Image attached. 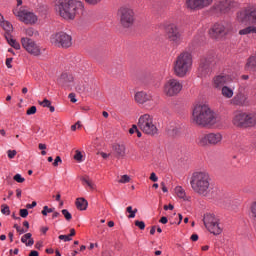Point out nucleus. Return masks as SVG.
<instances>
[{"label": "nucleus", "mask_w": 256, "mask_h": 256, "mask_svg": "<svg viewBox=\"0 0 256 256\" xmlns=\"http://www.w3.org/2000/svg\"><path fill=\"white\" fill-rule=\"evenodd\" d=\"M191 122L197 127L211 128L219 123V118L209 105L196 104L192 109Z\"/></svg>", "instance_id": "f257e3e1"}, {"label": "nucleus", "mask_w": 256, "mask_h": 256, "mask_svg": "<svg viewBox=\"0 0 256 256\" xmlns=\"http://www.w3.org/2000/svg\"><path fill=\"white\" fill-rule=\"evenodd\" d=\"M55 10L62 19L72 21L79 13H83L81 0H54Z\"/></svg>", "instance_id": "f03ea898"}, {"label": "nucleus", "mask_w": 256, "mask_h": 256, "mask_svg": "<svg viewBox=\"0 0 256 256\" xmlns=\"http://www.w3.org/2000/svg\"><path fill=\"white\" fill-rule=\"evenodd\" d=\"M190 185L194 193L207 197L211 193V177L207 172H194L192 174Z\"/></svg>", "instance_id": "7ed1b4c3"}, {"label": "nucleus", "mask_w": 256, "mask_h": 256, "mask_svg": "<svg viewBox=\"0 0 256 256\" xmlns=\"http://www.w3.org/2000/svg\"><path fill=\"white\" fill-rule=\"evenodd\" d=\"M193 67V56L189 52H182L174 61L173 71L176 77H185Z\"/></svg>", "instance_id": "20e7f679"}, {"label": "nucleus", "mask_w": 256, "mask_h": 256, "mask_svg": "<svg viewBox=\"0 0 256 256\" xmlns=\"http://www.w3.org/2000/svg\"><path fill=\"white\" fill-rule=\"evenodd\" d=\"M138 127L146 135L153 136V135H157L158 133L155 120L153 119V116H151L150 114H143L142 116H140L138 120Z\"/></svg>", "instance_id": "39448f33"}, {"label": "nucleus", "mask_w": 256, "mask_h": 256, "mask_svg": "<svg viewBox=\"0 0 256 256\" xmlns=\"http://www.w3.org/2000/svg\"><path fill=\"white\" fill-rule=\"evenodd\" d=\"M222 142L223 134H221L220 132H210L208 134L200 135L197 138V144L200 147H208V145L216 147V145H221Z\"/></svg>", "instance_id": "423d86ee"}, {"label": "nucleus", "mask_w": 256, "mask_h": 256, "mask_svg": "<svg viewBox=\"0 0 256 256\" xmlns=\"http://www.w3.org/2000/svg\"><path fill=\"white\" fill-rule=\"evenodd\" d=\"M236 21L242 25L256 23V6H247L236 14Z\"/></svg>", "instance_id": "0eeeda50"}, {"label": "nucleus", "mask_w": 256, "mask_h": 256, "mask_svg": "<svg viewBox=\"0 0 256 256\" xmlns=\"http://www.w3.org/2000/svg\"><path fill=\"white\" fill-rule=\"evenodd\" d=\"M118 15L120 17V23L122 27L129 29V27H133V23H135V12L131 6H122L118 10Z\"/></svg>", "instance_id": "6e6552de"}, {"label": "nucleus", "mask_w": 256, "mask_h": 256, "mask_svg": "<svg viewBox=\"0 0 256 256\" xmlns=\"http://www.w3.org/2000/svg\"><path fill=\"white\" fill-rule=\"evenodd\" d=\"M21 45L27 53L33 55L34 57H39L45 53V48L37 44L33 39L23 37L21 38Z\"/></svg>", "instance_id": "1a4fd4ad"}, {"label": "nucleus", "mask_w": 256, "mask_h": 256, "mask_svg": "<svg viewBox=\"0 0 256 256\" xmlns=\"http://www.w3.org/2000/svg\"><path fill=\"white\" fill-rule=\"evenodd\" d=\"M183 89V84L181 81L175 78H170L167 80L163 87V93L166 97H175L181 93Z\"/></svg>", "instance_id": "9d476101"}, {"label": "nucleus", "mask_w": 256, "mask_h": 256, "mask_svg": "<svg viewBox=\"0 0 256 256\" xmlns=\"http://www.w3.org/2000/svg\"><path fill=\"white\" fill-rule=\"evenodd\" d=\"M203 223L210 233H213V235H221L223 228L219 223V218L215 217V215L205 214Z\"/></svg>", "instance_id": "9b49d317"}, {"label": "nucleus", "mask_w": 256, "mask_h": 256, "mask_svg": "<svg viewBox=\"0 0 256 256\" xmlns=\"http://www.w3.org/2000/svg\"><path fill=\"white\" fill-rule=\"evenodd\" d=\"M231 32V24L227 22H220V23H215L210 31L209 34L212 37V39H223L225 35H229Z\"/></svg>", "instance_id": "f8f14e48"}, {"label": "nucleus", "mask_w": 256, "mask_h": 256, "mask_svg": "<svg viewBox=\"0 0 256 256\" xmlns=\"http://www.w3.org/2000/svg\"><path fill=\"white\" fill-rule=\"evenodd\" d=\"M165 33L168 41L179 45L183 41V32L176 24H167L165 26Z\"/></svg>", "instance_id": "ddd939ff"}, {"label": "nucleus", "mask_w": 256, "mask_h": 256, "mask_svg": "<svg viewBox=\"0 0 256 256\" xmlns=\"http://www.w3.org/2000/svg\"><path fill=\"white\" fill-rule=\"evenodd\" d=\"M13 14L19 19V21L25 23V25H35L38 21L37 15L27 9H14Z\"/></svg>", "instance_id": "4468645a"}, {"label": "nucleus", "mask_w": 256, "mask_h": 256, "mask_svg": "<svg viewBox=\"0 0 256 256\" xmlns=\"http://www.w3.org/2000/svg\"><path fill=\"white\" fill-rule=\"evenodd\" d=\"M50 41L55 47L67 49L73 45L72 38L65 32H59L51 36Z\"/></svg>", "instance_id": "2eb2a0df"}, {"label": "nucleus", "mask_w": 256, "mask_h": 256, "mask_svg": "<svg viewBox=\"0 0 256 256\" xmlns=\"http://www.w3.org/2000/svg\"><path fill=\"white\" fill-rule=\"evenodd\" d=\"M213 3V0H186L185 7L190 11H201Z\"/></svg>", "instance_id": "dca6fc26"}, {"label": "nucleus", "mask_w": 256, "mask_h": 256, "mask_svg": "<svg viewBox=\"0 0 256 256\" xmlns=\"http://www.w3.org/2000/svg\"><path fill=\"white\" fill-rule=\"evenodd\" d=\"M231 5V0H219L213 4L211 8L212 13L215 15L229 13L231 11Z\"/></svg>", "instance_id": "f3484780"}, {"label": "nucleus", "mask_w": 256, "mask_h": 256, "mask_svg": "<svg viewBox=\"0 0 256 256\" xmlns=\"http://www.w3.org/2000/svg\"><path fill=\"white\" fill-rule=\"evenodd\" d=\"M213 65H215V60H213V57L202 59L198 69L201 77H207V75L211 73V70L213 69Z\"/></svg>", "instance_id": "a211bd4d"}, {"label": "nucleus", "mask_w": 256, "mask_h": 256, "mask_svg": "<svg viewBox=\"0 0 256 256\" xmlns=\"http://www.w3.org/2000/svg\"><path fill=\"white\" fill-rule=\"evenodd\" d=\"M231 105L238 107H247L249 105V96L242 90H239L231 99Z\"/></svg>", "instance_id": "6ab92c4d"}, {"label": "nucleus", "mask_w": 256, "mask_h": 256, "mask_svg": "<svg viewBox=\"0 0 256 256\" xmlns=\"http://www.w3.org/2000/svg\"><path fill=\"white\" fill-rule=\"evenodd\" d=\"M73 81H74L73 74L64 72L57 79V84L60 87H62V89H71V87H73Z\"/></svg>", "instance_id": "aec40b11"}, {"label": "nucleus", "mask_w": 256, "mask_h": 256, "mask_svg": "<svg viewBox=\"0 0 256 256\" xmlns=\"http://www.w3.org/2000/svg\"><path fill=\"white\" fill-rule=\"evenodd\" d=\"M230 78L227 75H217L212 79V87L213 89H217L220 91L222 87L226 86L229 83Z\"/></svg>", "instance_id": "412c9836"}, {"label": "nucleus", "mask_w": 256, "mask_h": 256, "mask_svg": "<svg viewBox=\"0 0 256 256\" xmlns=\"http://www.w3.org/2000/svg\"><path fill=\"white\" fill-rule=\"evenodd\" d=\"M235 127H247V113L245 112H235L232 120Z\"/></svg>", "instance_id": "4be33fe9"}, {"label": "nucleus", "mask_w": 256, "mask_h": 256, "mask_svg": "<svg viewBox=\"0 0 256 256\" xmlns=\"http://www.w3.org/2000/svg\"><path fill=\"white\" fill-rule=\"evenodd\" d=\"M135 101L139 103L140 105H143V103H147L149 101H153V95L151 93L147 92H137L135 94Z\"/></svg>", "instance_id": "5701e85b"}, {"label": "nucleus", "mask_w": 256, "mask_h": 256, "mask_svg": "<svg viewBox=\"0 0 256 256\" xmlns=\"http://www.w3.org/2000/svg\"><path fill=\"white\" fill-rule=\"evenodd\" d=\"M112 149H113L117 159H121V158L125 157V151H126L125 145H123V144H114L112 146Z\"/></svg>", "instance_id": "b1692460"}, {"label": "nucleus", "mask_w": 256, "mask_h": 256, "mask_svg": "<svg viewBox=\"0 0 256 256\" xmlns=\"http://www.w3.org/2000/svg\"><path fill=\"white\" fill-rule=\"evenodd\" d=\"M220 91L224 99H232L233 95H235L234 89L227 86V84L224 87L220 88Z\"/></svg>", "instance_id": "393cba45"}, {"label": "nucleus", "mask_w": 256, "mask_h": 256, "mask_svg": "<svg viewBox=\"0 0 256 256\" xmlns=\"http://www.w3.org/2000/svg\"><path fill=\"white\" fill-rule=\"evenodd\" d=\"M31 233H26L22 236L21 242L26 245V247H32L34 245L35 240H33Z\"/></svg>", "instance_id": "a878e982"}, {"label": "nucleus", "mask_w": 256, "mask_h": 256, "mask_svg": "<svg viewBox=\"0 0 256 256\" xmlns=\"http://www.w3.org/2000/svg\"><path fill=\"white\" fill-rule=\"evenodd\" d=\"M256 113H246V127H255Z\"/></svg>", "instance_id": "bb28decb"}, {"label": "nucleus", "mask_w": 256, "mask_h": 256, "mask_svg": "<svg viewBox=\"0 0 256 256\" xmlns=\"http://www.w3.org/2000/svg\"><path fill=\"white\" fill-rule=\"evenodd\" d=\"M174 191L179 199H183V201H189V197L187 196V193L183 187L177 186Z\"/></svg>", "instance_id": "cd10ccee"}, {"label": "nucleus", "mask_w": 256, "mask_h": 256, "mask_svg": "<svg viewBox=\"0 0 256 256\" xmlns=\"http://www.w3.org/2000/svg\"><path fill=\"white\" fill-rule=\"evenodd\" d=\"M5 39L8 43V45H11L13 47V49H16V50L21 49V44H19V42H17V40L13 39V36L5 35Z\"/></svg>", "instance_id": "c85d7f7f"}, {"label": "nucleus", "mask_w": 256, "mask_h": 256, "mask_svg": "<svg viewBox=\"0 0 256 256\" xmlns=\"http://www.w3.org/2000/svg\"><path fill=\"white\" fill-rule=\"evenodd\" d=\"M0 27H2V29H4V31L6 32L4 36L11 35V33H13V24L10 23L9 21H4L3 23L0 24Z\"/></svg>", "instance_id": "c756f323"}, {"label": "nucleus", "mask_w": 256, "mask_h": 256, "mask_svg": "<svg viewBox=\"0 0 256 256\" xmlns=\"http://www.w3.org/2000/svg\"><path fill=\"white\" fill-rule=\"evenodd\" d=\"M256 68V56H252L248 59L245 69L247 71H255Z\"/></svg>", "instance_id": "7c9ffc66"}, {"label": "nucleus", "mask_w": 256, "mask_h": 256, "mask_svg": "<svg viewBox=\"0 0 256 256\" xmlns=\"http://www.w3.org/2000/svg\"><path fill=\"white\" fill-rule=\"evenodd\" d=\"M88 202L85 198L76 199V207L79 211H85L87 209Z\"/></svg>", "instance_id": "2f4dec72"}, {"label": "nucleus", "mask_w": 256, "mask_h": 256, "mask_svg": "<svg viewBox=\"0 0 256 256\" xmlns=\"http://www.w3.org/2000/svg\"><path fill=\"white\" fill-rule=\"evenodd\" d=\"M251 33L256 34L255 26H248L244 29L239 30V35H251Z\"/></svg>", "instance_id": "473e14b6"}, {"label": "nucleus", "mask_w": 256, "mask_h": 256, "mask_svg": "<svg viewBox=\"0 0 256 256\" xmlns=\"http://www.w3.org/2000/svg\"><path fill=\"white\" fill-rule=\"evenodd\" d=\"M168 135H171V137L179 135V127L170 126V128H168Z\"/></svg>", "instance_id": "72a5a7b5"}, {"label": "nucleus", "mask_w": 256, "mask_h": 256, "mask_svg": "<svg viewBox=\"0 0 256 256\" xmlns=\"http://www.w3.org/2000/svg\"><path fill=\"white\" fill-rule=\"evenodd\" d=\"M25 33L28 37H37V35H39V32H37L35 29L33 28H28L25 30Z\"/></svg>", "instance_id": "f704fd0d"}, {"label": "nucleus", "mask_w": 256, "mask_h": 256, "mask_svg": "<svg viewBox=\"0 0 256 256\" xmlns=\"http://www.w3.org/2000/svg\"><path fill=\"white\" fill-rule=\"evenodd\" d=\"M1 213L2 215H11V210L9 209V206L7 204L1 205Z\"/></svg>", "instance_id": "c9c22d12"}, {"label": "nucleus", "mask_w": 256, "mask_h": 256, "mask_svg": "<svg viewBox=\"0 0 256 256\" xmlns=\"http://www.w3.org/2000/svg\"><path fill=\"white\" fill-rule=\"evenodd\" d=\"M82 183H84V185H87L92 190L95 189V184L93 183V181L87 178H82Z\"/></svg>", "instance_id": "e433bc0d"}, {"label": "nucleus", "mask_w": 256, "mask_h": 256, "mask_svg": "<svg viewBox=\"0 0 256 256\" xmlns=\"http://www.w3.org/2000/svg\"><path fill=\"white\" fill-rule=\"evenodd\" d=\"M62 215L65 217L66 221H71L73 219V216L70 214L69 210L63 209Z\"/></svg>", "instance_id": "4c0bfd02"}, {"label": "nucleus", "mask_w": 256, "mask_h": 256, "mask_svg": "<svg viewBox=\"0 0 256 256\" xmlns=\"http://www.w3.org/2000/svg\"><path fill=\"white\" fill-rule=\"evenodd\" d=\"M55 208H49V206H44L42 210V215L46 217L48 213H54Z\"/></svg>", "instance_id": "58836bf2"}, {"label": "nucleus", "mask_w": 256, "mask_h": 256, "mask_svg": "<svg viewBox=\"0 0 256 256\" xmlns=\"http://www.w3.org/2000/svg\"><path fill=\"white\" fill-rule=\"evenodd\" d=\"M127 213H129V219H135V212H133V207L132 206H128L126 208Z\"/></svg>", "instance_id": "ea45409f"}, {"label": "nucleus", "mask_w": 256, "mask_h": 256, "mask_svg": "<svg viewBox=\"0 0 256 256\" xmlns=\"http://www.w3.org/2000/svg\"><path fill=\"white\" fill-rule=\"evenodd\" d=\"M129 181H131V177H129V175H122L119 183H129Z\"/></svg>", "instance_id": "a19ab883"}, {"label": "nucleus", "mask_w": 256, "mask_h": 256, "mask_svg": "<svg viewBox=\"0 0 256 256\" xmlns=\"http://www.w3.org/2000/svg\"><path fill=\"white\" fill-rule=\"evenodd\" d=\"M37 113V107L31 106L27 111L26 115H35Z\"/></svg>", "instance_id": "79ce46f5"}, {"label": "nucleus", "mask_w": 256, "mask_h": 256, "mask_svg": "<svg viewBox=\"0 0 256 256\" xmlns=\"http://www.w3.org/2000/svg\"><path fill=\"white\" fill-rule=\"evenodd\" d=\"M14 181L17 183H25V178L21 177V174H16L14 176Z\"/></svg>", "instance_id": "37998d69"}, {"label": "nucleus", "mask_w": 256, "mask_h": 256, "mask_svg": "<svg viewBox=\"0 0 256 256\" xmlns=\"http://www.w3.org/2000/svg\"><path fill=\"white\" fill-rule=\"evenodd\" d=\"M135 225H136V227H138L142 231H143V229H145V222H143V221L136 220Z\"/></svg>", "instance_id": "c03bdc74"}, {"label": "nucleus", "mask_w": 256, "mask_h": 256, "mask_svg": "<svg viewBox=\"0 0 256 256\" xmlns=\"http://www.w3.org/2000/svg\"><path fill=\"white\" fill-rule=\"evenodd\" d=\"M74 159L79 162L83 161V154H81L80 151H76V154L74 155Z\"/></svg>", "instance_id": "a18cd8bd"}, {"label": "nucleus", "mask_w": 256, "mask_h": 256, "mask_svg": "<svg viewBox=\"0 0 256 256\" xmlns=\"http://www.w3.org/2000/svg\"><path fill=\"white\" fill-rule=\"evenodd\" d=\"M58 239H60V241H65V242H67V241H72V238H71V236H69V235H60V236L58 237Z\"/></svg>", "instance_id": "49530a36"}, {"label": "nucleus", "mask_w": 256, "mask_h": 256, "mask_svg": "<svg viewBox=\"0 0 256 256\" xmlns=\"http://www.w3.org/2000/svg\"><path fill=\"white\" fill-rule=\"evenodd\" d=\"M7 154H8L9 159H14L15 155H17V151L16 150H8Z\"/></svg>", "instance_id": "de8ad7c7"}, {"label": "nucleus", "mask_w": 256, "mask_h": 256, "mask_svg": "<svg viewBox=\"0 0 256 256\" xmlns=\"http://www.w3.org/2000/svg\"><path fill=\"white\" fill-rule=\"evenodd\" d=\"M29 215V211L27 209H20V217L25 219Z\"/></svg>", "instance_id": "09e8293b"}, {"label": "nucleus", "mask_w": 256, "mask_h": 256, "mask_svg": "<svg viewBox=\"0 0 256 256\" xmlns=\"http://www.w3.org/2000/svg\"><path fill=\"white\" fill-rule=\"evenodd\" d=\"M59 163L62 164L63 160H61V158L59 156H57L53 162V166L54 167H59Z\"/></svg>", "instance_id": "8fccbe9b"}, {"label": "nucleus", "mask_w": 256, "mask_h": 256, "mask_svg": "<svg viewBox=\"0 0 256 256\" xmlns=\"http://www.w3.org/2000/svg\"><path fill=\"white\" fill-rule=\"evenodd\" d=\"M150 181H153L154 183H157V181H159V177H157V174H155L154 172H152L150 174Z\"/></svg>", "instance_id": "3c124183"}, {"label": "nucleus", "mask_w": 256, "mask_h": 256, "mask_svg": "<svg viewBox=\"0 0 256 256\" xmlns=\"http://www.w3.org/2000/svg\"><path fill=\"white\" fill-rule=\"evenodd\" d=\"M11 63H13V58H7L6 59V67L8 69H12L13 68V65H11Z\"/></svg>", "instance_id": "603ef678"}, {"label": "nucleus", "mask_w": 256, "mask_h": 256, "mask_svg": "<svg viewBox=\"0 0 256 256\" xmlns=\"http://www.w3.org/2000/svg\"><path fill=\"white\" fill-rule=\"evenodd\" d=\"M88 5H98V3H101V0H85Z\"/></svg>", "instance_id": "864d4df0"}, {"label": "nucleus", "mask_w": 256, "mask_h": 256, "mask_svg": "<svg viewBox=\"0 0 256 256\" xmlns=\"http://www.w3.org/2000/svg\"><path fill=\"white\" fill-rule=\"evenodd\" d=\"M40 105H42V107H49L51 105V101L44 99L42 102H40Z\"/></svg>", "instance_id": "5fc2aeb1"}, {"label": "nucleus", "mask_w": 256, "mask_h": 256, "mask_svg": "<svg viewBox=\"0 0 256 256\" xmlns=\"http://www.w3.org/2000/svg\"><path fill=\"white\" fill-rule=\"evenodd\" d=\"M68 97H69L71 103H77V99L75 98L74 93H70Z\"/></svg>", "instance_id": "6e6d98bb"}, {"label": "nucleus", "mask_w": 256, "mask_h": 256, "mask_svg": "<svg viewBox=\"0 0 256 256\" xmlns=\"http://www.w3.org/2000/svg\"><path fill=\"white\" fill-rule=\"evenodd\" d=\"M81 128V122H77L76 124L71 126L73 131H77V129Z\"/></svg>", "instance_id": "4d7b16f0"}, {"label": "nucleus", "mask_w": 256, "mask_h": 256, "mask_svg": "<svg viewBox=\"0 0 256 256\" xmlns=\"http://www.w3.org/2000/svg\"><path fill=\"white\" fill-rule=\"evenodd\" d=\"M137 125H133L132 128L129 129L130 135H133V133H137Z\"/></svg>", "instance_id": "13d9d810"}, {"label": "nucleus", "mask_w": 256, "mask_h": 256, "mask_svg": "<svg viewBox=\"0 0 256 256\" xmlns=\"http://www.w3.org/2000/svg\"><path fill=\"white\" fill-rule=\"evenodd\" d=\"M169 222V220L167 219V217L163 216L162 218H160L159 223H162V225H167V223Z\"/></svg>", "instance_id": "bf43d9fd"}, {"label": "nucleus", "mask_w": 256, "mask_h": 256, "mask_svg": "<svg viewBox=\"0 0 256 256\" xmlns=\"http://www.w3.org/2000/svg\"><path fill=\"white\" fill-rule=\"evenodd\" d=\"M33 207H37L36 201H33L31 204L26 205V209H33Z\"/></svg>", "instance_id": "052dcab7"}, {"label": "nucleus", "mask_w": 256, "mask_h": 256, "mask_svg": "<svg viewBox=\"0 0 256 256\" xmlns=\"http://www.w3.org/2000/svg\"><path fill=\"white\" fill-rule=\"evenodd\" d=\"M9 254L10 255H19V250L17 248H15L14 250L10 249L9 250Z\"/></svg>", "instance_id": "680f3d73"}, {"label": "nucleus", "mask_w": 256, "mask_h": 256, "mask_svg": "<svg viewBox=\"0 0 256 256\" xmlns=\"http://www.w3.org/2000/svg\"><path fill=\"white\" fill-rule=\"evenodd\" d=\"M173 209H174V206L172 204H169L168 206L167 205L164 206L165 211H169V210L173 211Z\"/></svg>", "instance_id": "e2e57ef3"}, {"label": "nucleus", "mask_w": 256, "mask_h": 256, "mask_svg": "<svg viewBox=\"0 0 256 256\" xmlns=\"http://www.w3.org/2000/svg\"><path fill=\"white\" fill-rule=\"evenodd\" d=\"M191 241H199V235L197 234H192L190 237Z\"/></svg>", "instance_id": "0e129e2a"}, {"label": "nucleus", "mask_w": 256, "mask_h": 256, "mask_svg": "<svg viewBox=\"0 0 256 256\" xmlns=\"http://www.w3.org/2000/svg\"><path fill=\"white\" fill-rule=\"evenodd\" d=\"M38 149H40V151H45V149H47V145L43 144V143H40L38 145Z\"/></svg>", "instance_id": "69168bd1"}, {"label": "nucleus", "mask_w": 256, "mask_h": 256, "mask_svg": "<svg viewBox=\"0 0 256 256\" xmlns=\"http://www.w3.org/2000/svg\"><path fill=\"white\" fill-rule=\"evenodd\" d=\"M161 187H162V191L163 193H167L168 189H167V186H165V182H161Z\"/></svg>", "instance_id": "338daca9"}, {"label": "nucleus", "mask_w": 256, "mask_h": 256, "mask_svg": "<svg viewBox=\"0 0 256 256\" xmlns=\"http://www.w3.org/2000/svg\"><path fill=\"white\" fill-rule=\"evenodd\" d=\"M29 256H39V252H37L36 250H32V251L29 253Z\"/></svg>", "instance_id": "774afa93"}]
</instances>
